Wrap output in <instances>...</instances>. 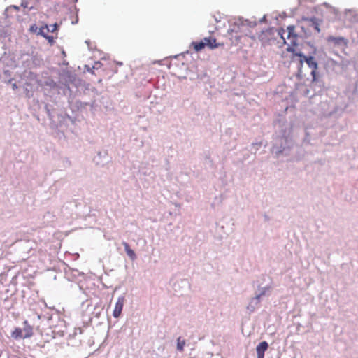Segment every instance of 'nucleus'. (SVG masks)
I'll list each match as a JSON object with an SVG mask.
<instances>
[{
    "label": "nucleus",
    "mask_w": 358,
    "mask_h": 358,
    "mask_svg": "<svg viewBox=\"0 0 358 358\" xmlns=\"http://www.w3.org/2000/svg\"><path fill=\"white\" fill-rule=\"evenodd\" d=\"M287 52L292 53L290 59L292 62L295 61V57H299V68L301 69L303 63L306 62L309 67L313 70L311 71V76H313V80H316V70L317 69V63L312 56L306 57L302 52L296 51V49L292 48H287Z\"/></svg>",
    "instance_id": "obj_1"
},
{
    "label": "nucleus",
    "mask_w": 358,
    "mask_h": 358,
    "mask_svg": "<svg viewBox=\"0 0 358 358\" xmlns=\"http://www.w3.org/2000/svg\"><path fill=\"white\" fill-rule=\"evenodd\" d=\"M287 38L289 41V43L287 48H292L295 49V47L298 45V35L295 33V27L293 25L288 26L287 28Z\"/></svg>",
    "instance_id": "obj_2"
},
{
    "label": "nucleus",
    "mask_w": 358,
    "mask_h": 358,
    "mask_svg": "<svg viewBox=\"0 0 358 358\" xmlns=\"http://www.w3.org/2000/svg\"><path fill=\"white\" fill-rule=\"evenodd\" d=\"M124 303V297L120 296L115 303V308L113 310V315L114 317L117 318L122 313V310Z\"/></svg>",
    "instance_id": "obj_3"
},
{
    "label": "nucleus",
    "mask_w": 358,
    "mask_h": 358,
    "mask_svg": "<svg viewBox=\"0 0 358 358\" xmlns=\"http://www.w3.org/2000/svg\"><path fill=\"white\" fill-rule=\"evenodd\" d=\"M264 294L265 291H263L260 294L257 295L255 297L252 298L247 306V309L249 310L250 312H253L259 306L261 296Z\"/></svg>",
    "instance_id": "obj_4"
},
{
    "label": "nucleus",
    "mask_w": 358,
    "mask_h": 358,
    "mask_svg": "<svg viewBox=\"0 0 358 358\" xmlns=\"http://www.w3.org/2000/svg\"><path fill=\"white\" fill-rule=\"evenodd\" d=\"M205 45L208 47L210 49H215L220 46H222L223 43H217L216 39L214 37H206L203 38Z\"/></svg>",
    "instance_id": "obj_5"
},
{
    "label": "nucleus",
    "mask_w": 358,
    "mask_h": 358,
    "mask_svg": "<svg viewBox=\"0 0 358 358\" xmlns=\"http://www.w3.org/2000/svg\"><path fill=\"white\" fill-rule=\"evenodd\" d=\"M268 344L266 341L261 342L256 348L257 357H264V352L267 350Z\"/></svg>",
    "instance_id": "obj_6"
},
{
    "label": "nucleus",
    "mask_w": 358,
    "mask_h": 358,
    "mask_svg": "<svg viewBox=\"0 0 358 358\" xmlns=\"http://www.w3.org/2000/svg\"><path fill=\"white\" fill-rule=\"evenodd\" d=\"M23 324L24 327L22 329L24 335V339L31 337L34 334L32 326H31L27 320L23 322Z\"/></svg>",
    "instance_id": "obj_7"
},
{
    "label": "nucleus",
    "mask_w": 358,
    "mask_h": 358,
    "mask_svg": "<svg viewBox=\"0 0 358 358\" xmlns=\"http://www.w3.org/2000/svg\"><path fill=\"white\" fill-rule=\"evenodd\" d=\"M122 245H124V248L127 255L130 257V259L131 260L136 259V255L134 251L132 249H131L129 245L126 242H123Z\"/></svg>",
    "instance_id": "obj_8"
},
{
    "label": "nucleus",
    "mask_w": 358,
    "mask_h": 358,
    "mask_svg": "<svg viewBox=\"0 0 358 358\" xmlns=\"http://www.w3.org/2000/svg\"><path fill=\"white\" fill-rule=\"evenodd\" d=\"M11 336H12V338H13L15 340H18V339H21V338L24 339L22 329L19 327L15 328V329L11 333Z\"/></svg>",
    "instance_id": "obj_9"
},
{
    "label": "nucleus",
    "mask_w": 358,
    "mask_h": 358,
    "mask_svg": "<svg viewBox=\"0 0 358 358\" xmlns=\"http://www.w3.org/2000/svg\"><path fill=\"white\" fill-rule=\"evenodd\" d=\"M191 47H192L196 52H199L201 50H203L206 47V45H205V43L203 40L201 41L192 42L191 43Z\"/></svg>",
    "instance_id": "obj_10"
},
{
    "label": "nucleus",
    "mask_w": 358,
    "mask_h": 358,
    "mask_svg": "<svg viewBox=\"0 0 358 358\" xmlns=\"http://www.w3.org/2000/svg\"><path fill=\"white\" fill-rule=\"evenodd\" d=\"M327 40L328 42L333 43L336 45H339L345 41L344 38L343 37H334L332 36H328Z\"/></svg>",
    "instance_id": "obj_11"
},
{
    "label": "nucleus",
    "mask_w": 358,
    "mask_h": 358,
    "mask_svg": "<svg viewBox=\"0 0 358 358\" xmlns=\"http://www.w3.org/2000/svg\"><path fill=\"white\" fill-rule=\"evenodd\" d=\"M50 31L49 26L47 24H45L44 26L41 27L39 29V34L43 36L45 38V36L48 35V33Z\"/></svg>",
    "instance_id": "obj_12"
},
{
    "label": "nucleus",
    "mask_w": 358,
    "mask_h": 358,
    "mask_svg": "<svg viewBox=\"0 0 358 358\" xmlns=\"http://www.w3.org/2000/svg\"><path fill=\"white\" fill-rule=\"evenodd\" d=\"M185 345V341H183V340L182 341L180 339V338H178L177 349L179 351H183V348H184Z\"/></svg>",
    "instance_id": "obj_13"
},
{
    "label": "nucleus",
    "mask_w": 358,
    "mask_h": 358,
    "mask_svg": "<svg viewBox=\"0 0 358 358\" xmlns=\"http://www.w3.org/2000/svg\"><path fill=\"white\" fill-rule=\"evenodd\" d=\"M310 22L311 23V25L314 27V29L317 31L320 32V29L319 27V24L315 23L313 20H310Z\"/></svg>",
    "instance_id": "obj_14"
},
{
    "label": "nucleus",
    "mask_w": 358,
    "mask_h": 358,
    "mask_svg": "<svg viewBox=\"0 0 358 358\" xmlns=\"http://www.w3.org/2000/svg\"><path fill=\"white\" fill-rule=\"evenodd\" d=\"M58 25L57 23H55L54 24H52L49 26L50 32H55L57 29Z\"/></svg>",
    "instance_id": "obj_15"
},
{
    "label": "nucleus",
    "mask_w": 358,
    "mask_h": 358,
    "mask_svg": "<svg viewBox=\"0 0 358 358\" xmlns=\"http://www.w3.org/2000/svg\"><path fill=\"white\" fill-rule=\"evenodd\" d=\"M45 38L48 41L49 43L52 44L54 43V37L52 36H45Z\"/></svg>",
    "instance_id": "obj_16"
},
{
    "label": "nucleus",
    "mask_w": 358,
    "mask_h": 358,
    "mask_svg": "<svg viewBox=\"0 0 358 358\" xmlns=\"http://www.w3.org/2000/svg\"><path fill=\"white\" fill-rule=\"evenodd\" d=\"M21 6H22V7H24V8H29V10H31V9L33 8V7H32V6H31V7H29V6H28V3H27V2L26 1H24V0H22V3H21Z\"/></svg>",
    "instance_id": "obj_17"
},
{
    "label": "nucleus",
    "mask_w": 358,
    "mask_h": 358,
    "mask_svg": "<svg viewBox=\"0 0 358 358\" xmlns=\"http://www.w3.org/2000/svg\"><path fill=\"white\" fill-rule=\"evenodd\" d=\"M285 33V31L282 29L280 31H279V34L281 36V38L284 40V43H286V41L285 40V38L283 37V34Z\"/></svg>",
    "instance_id": "obj_18"
},
{
    "label": "nucleus",
    "mask_w": 358,
    "mask_h": 358,
    "mask_svg": "<svg viewBox=\"0 0 358 358\" xmlns=\"http://www.w3.org/2000/svg\"><path fill=\"white\" fill-rule=\"evenodd\" d=\"M12 8H13V9H14V10H15L16 11H18V10H20L19 6H14V5H13V6H10L8 8V9H12Z\"/></svg>",
    "instance_id": "obj_19"
},
{
    "label": "nucleus",
    "mask_w": 358,
    "mask_h": 358,
    "mask_svg": "<svg viewBox=\"0 0 358 358\" xmlns=\"http://www.w3.org/2000/svg\"><path fill=\"white\" fill-rule=\"evenodd\" d=\"M74 2H76L78 0H73Z\"/></svg>",
    "instance_id": "obj_20"
},
{
    "label": "nucleus",
    "mask_w": 358,
    "mask_h": 358,
    "mask_svg": "<svg viewBox=\"0 0 358 358\" xmlns=\"http://www.w3.org/2000/svg\"><path fill=\"white\" fill-rule=\"evenodd\" d=\"M257 358H264V357H257Z\"/></svg>",
    "instance_id": "obj_21"
}]
</instances>
